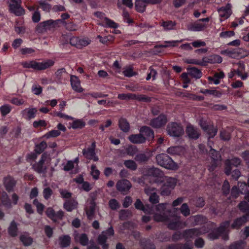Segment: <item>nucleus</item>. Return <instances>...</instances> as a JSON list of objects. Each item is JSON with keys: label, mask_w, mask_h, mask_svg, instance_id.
Segmentation results:
<instances>
[{"label": "nucleus", "mask_w": 249, "mask_h": 249, "mask_svg": "<svg viewBox=\"0 0 249 249\" xmlns=\"http://www.w3.org/2000/svg\"><path fill=\"white\" fill-rule=\"evenodd\" d=\"M168 134L173 137H179L184 133V130L180 124L171 122L168 124L166 127Z\"/></svg>", "instance_id": "5"}, {"label": "nucleus", "mask_w": 249, "mask_h": 249, "mask_svg": "<svg viewBox=\"0 0 249 249\" xmlns=\"http://www.w3.org/2000/svg\"><path fill=\"white\" fill-rule=\"evenodd\" d=\"M10 13L16 16H21L25 14V10L21 7V0H7Z\"/></svg>", "instance_id": "6"}, {"label": "nucleus", "mask_w": 249, "mask_h": 249, "mask_svg": "<svg viewBox=\"0 0 249 249\" xmlns=\"http://www.w3.org/2000/svg\"><path fill=\"white\" fill-rule=\"evenodd\" d=\"M71 84L72 89L77 92H82L83 89L80 86V82L78 77L75 75L71 76Z\"/></svg>", "instance_id": "19"}, {"label": "nucleus", "mask_w": 249, "mask_h": 249, "mask_svg": "<svg viewBox=\"0 0 249 249\" xmlns=\"http://www.w3.org/2000/svg\"><path fill=\"white\" fill-rule=\"evenodd\" d=\"M148 4L147 0H136L135 1L136 9L138 12L142 13L145 10V8Z\"/></svg>", "instance_id": "28"}, {"label": "nucleus", "mask_w": 249, "mask_h": 249, "mask_svg": "<svg viewBox=\"0 0 249 249\" xmlns=\"http://www.w3.org/2000/svg\"><path fill=\"white\" fill-rule=\"evenodd\" d=\"M126 153L131 156H133L138 152V148L136 146L130 145L125 149Z\"/></svg>", "instance_id": "46"}, {"label": "nucleus", "mask_w": 249, "mask_h": 249, "mask_svg": "<svg viewBox=\"0 0 249 249\" xmlns=\"http://www.w3.org/2000/svg\"><path fill=\"white\" fill-rule=\"evenodd\" d=\"M206 26L205 24L200 23L199 20L193 24L189 25L187 27V29L189 31L198 32L203 30Z\"/></svg>", "instance_id": "24"}, {"label": "nucleus", "mask_w": 249, "mask_h": 249, "mask_svg": "<svg viewBox=\"0 0 249 249\" xmlns=\"http://www.w3.org/2000/svg\"><path fill=\"white\" fill-rule=\"evenodd\" d=\"M173 189L163 184L160 188V195L162 196H168Z\"/></svg>", "instance_id": "47"}, {"label": "nucleus", "mask_w": 249, "mask_h": 249, "mask_svg": "<svg viewBox=\"0 0 249 249\" xmlns=\"http://www.w3.org/2000/svg\"><path fill=\"white\" fill-rule=\"evenodd\" d=\"M20 240L25 246H30L33 243V238L27 232H24L20 236Z\"/></svg>", "instance_id": "30"}, {"label": "nucleus", "mask_w": 249, "mask_h": 249, "mask_svg": "<svg viewBox=\"0 0 249 249\" xmlns=\"http://www.w3.org/2000/svg\"><path fill=\"white\" fill-rule=\"evenodd\" d=\"M53 195V190L50 187H46L43 189V195L46 200L49 199Z\"/></svg>", "instance_id": "57"}, {"label": "nucleus", "mask_w": 249, "mask_h": 249, "mask_svg": "<svg viewBox=\"0 0 249 249\" xmlns=\"http://www.w3.org/2000/svg\"><path fill=\"white\" fill-rule=\"evenodd\" d=\"M85 126V123L82 120L77 119L74 121L71 124L73 129H81Z\"/></svg>", "instance_id": "38"}, {"label": "nucleus", "mask_w": 249, "mask_h": 249, "mask_svg": "<svg viewBox=\"0 0 249 249\" xmlns=\"http://www.w3.org/2000/svg\"><path fill=\"white\" fill-rule=\"evenodd\" d=\"M152 152H141L136 155L135 160L139 163H145L151 158Z\"/></svg>", "instance_id": "14"}, {"label": "nucleus", "mask_w": 249, "mask_h": 249, "mask_svg": "<svg viewBox=\"0 0 249 249\" xmlns=\"http://www.w3.org/2000/svg\"><path fill=\"white\" fill-rule=\"evenodd\" d=\"M38 3L40 8L44 11L47 12H49L51 9V5L48 3H46L43 0L38 1Z\"/></svg>", "instance_id": "54"}, {"label": "nucleus", "mask_w": 249, "mask_h": 249, "mask_svg": "<svg viewBox=\"0 0 249 249\" xmlns=\"http://www.w3.org/2000/svg\"><path fill=\"white\" fill-rule=\"evenodd\" d=\"M78 239L79 242L81 245L83 246L88 245L89 242V238L86 234L82 233L78 237Z\"/></svg>", "instance_id": "49"}, {"label": "nucleus", "mask_w": 249, "mask_h": 249, "mask_svg": "<svg viewBox=\"0 0 249 249\" xmlns=\"http://www.w3.org/2000/svg\"><path fill=\"white\" fill-rule=\"evenodd\" d=\"M60 132L58 130H52L49 132L47 133L44 137L47 139H49L51 137H56L60 135Z\"/></svg>", "instance_id": "56"}, {"label": "nucleus", "mask_w": 249, "mask_h": 249, "mask_svg": "<svg viewBox=\"0 0 249 249\" xmlns=\"http://www.w3.org/2000/svg\"><path fill=\"white\" fill-rule=\"evenodd\" d=\"M124 166L127 168L135 171L137 169V165L135 161L133 160H126L124 161Z\"/></svg>", "instance_id": "42"}, {"label": "nucleus", "mask_w": 249, "mask_h": 249, "mask_svg": "<svg viewBox=\"0 0 249 249\" xmlns=\"http://www.w3.org/2000/svg\"><path fill=\"white\" fill-rule=\"evenodd\" d=\"M218 13L219 16L224 19L228 18L231 15L230 10L224 7L219 9Z\"/></svg>", "instance_id": "41"}, {"label": "nucleus", "mask_w": 249, "mask_h": 249, "mask_svg": "<svg viewBox=\"0 0 249 249\" xmlns=\"http://www.w3.org/2000/svg\"><path fill=\"white\" fill-rule=\"evenodd\" d=\"M248 219V215H243L242 217L236 219L232 224L231 227L232 229H239L247 221Z\"/></svg>", "instance_id": "23"}, {"label": "nucleus", "mask_w": 249, "mask_h": 249, "mask_svg": "<svg viewBox=\"0 0 249 249\" xmlns=\"http://www.w3.org/2000/svg\"><path fill=\"white\" fill-rule=\"evenodd\" d=\"M240 163L241 160L238 158H233L231 160H227L225 162V174L228 176L230 175L232 169L231 166L237 167L239 165Z\"/></svg>", "instance_id": "11"}, {"label": "nucleus", "mask_w": 249, "mask_h": 249, "mask_svg": "<svg viewBox=\"0 0 249 249\" xmlns=\"http://www.w3.org/2000/svg\"><path fill=\"white\" fill-rule=\"evenodd\" d=\"M230 221H226L221 223L220 226L217 228L215 231L212 232L208 234V237L210 239L214 240L217 239L221 234H223L222 238L224 240L229 239L227 233L229 232Z\"/></svg>", "instance_id": "3"}, {"label": "nucleus", "mask_w": 249, "mask_h": 249, "mask_svg": "<svg viewBox=\"0 0 249 249\" xmlns=\"http://www.w3.org/2000/svg\"><path fill=\"white\" fill-rule=\"evenodd\" d=\"M141 133L145 136L149 140H152L154 138V133L152 129L147 126H142L140 130Z\"/></svg>", "instance_id": "20"}, {"label": "nucleus", "mask_w": 249, "mask_h": 249, "mask_svg": "<svg viewBox=\"0 0 249 249\" xmlns=\"http://www.w3.org/2000/svg\"><path fill=\"white\" fill-rule=\"evenodd\" d=\"M178 41H165V44H160L159 45L155 46V49H159L161 48H167L170 46L174 47L176 46V43L178 42Z\"/></svg>", "instance_id": "53"}, {"label": "nucleus", "mask_w": 249, "mask_h": 249, "mask_svg": "<svg viewBox=\"0 0 249 249\" xmlns=\"http://www.w3.org/2000/svg\"><path fill=\"white\" fill-rule=\"evenodd\" d=\"M154 219L157 222H166L169 221V216L165 213L157 212L154 215Z\"/></svg>", "instance_id": "27"}, {"label": "nucleus", "mask_w": 249, "mask_h": 249, "mask_svg": "<svg viewBox=\"0 0 249 249\" xmlns=\"http://www.w3.org/2000/svg\"><path fill=\"white\" fill-rule=\"evenodd\" d=\"M181 213L185 216H187L190 214V209L186 203H183L180 208Z\"/></svg>", "instance_id": "55"}, {"label": "nucleus", "mask_w": 249, "mask_h": 249, "mask_svg": "<svg viewBox=\"0 0 249 249\" xmlns=\"http://www.w3.org/2000/svg\"><path fill=\"white\" fill-rule=\"evenodd\" d=\"M100 171L97 169L95 164H92L91 166V175L94 179H98L99 178Z\"/></svg>", "instance_id": "52"}, {"label": "nucleus", "mask_w": 249, "mask_h": 249, "mask_svg": "<svg viewBox=\"0 0 249 249\" xmlns=\"http://www.w3.org/2000/svg\"><path fill=\"white\" fill-rule=\"evenodd\" d=\"M246 246V243L245 241L240 240L231 244L229 249H244Z\"/></svg>", "instance_id": "34"}, {"label": "nucleus", "mask_w": 249, "mask_h": 249, "mask_svg": "<svg viewBox=\"0 0 249 249\" xmlns=\"http://www.w3.org/2000/svg\"><path fill=\"white\" fill-rule=\"evenodd\" d=\"M131 216V213L128 210H122L119 213V218L125 220Z\"/></svg>", "instance_id": "43"}, {"label": "nucleus", "mask_w": 249, "mask_h": 249, "mask_svg": "<svg viewBox=\"0 0 249 249\" xmlns=\"http://www.w3.org/2000/svg\"><path fill=\"white\" fill-rule=\"evenodd\" d=\"M33 125L35 128L45 127L47 125V123L45 120H39L34 121L33 123Z\"/></svg>", "instance_id": "63"}, {"label": "nucleus", "mask_w": 249, "mask_h": 249, "mask_svg": "<svg viewBox=\"0 0 249 249\" xmlns=\"http://www.w3.org/2000/svg\"><path fill=\"white\" fill-rule=\"evenodd\" d=\"M11 107L8 105H4L0 107L1 114L2 116H5L11 111Z\"/></svg>", "instance_id": "60"}, {"label": "nucleus", "mask_w": 249, "mask_h": 249, "mask_svg": "<svg viewBox=\"0 0 249 249\" xmlns=\"http://www.w3.org/2000/svg\"><path fill=\"white\" fill-rule=\"evenodd\" d=\"M176 183L177 181L175 178H166V181L163 184L173 190L176 185Z\"/></svg>", "instance_id": "45"}, {"label": "nucleus", "mask_w": 249, "mask_h": 249, "mask_svg": "<svg viewBox=\"0 0 249 249\" xmlns=\"http://www.w3.org/2000/svg\"><path fill=\"white\" fill-rule=\"evenodd\" d=\"M118 125L120 129L124 132H127L130 129L129 124L125 118H120L119 120Z\"/></svg>", "instance_id": "26"}, {"label": "nucleus", "mask_w": 249, "mask_h": 249, "mask_svg": "<svg viewBox=\"0 0 249 249\" xmlns=\"http://www.w3.org/2000/svg\"><path fill=\"white\" fill-rule=\"evenodd\" d=\"M148 174L149 176L155 177H160L162 176V172L158 168L151 167L148 169Z\"/></svg>", "instance_id": "35"}, {"label": "nucleus", "mask_w": 249, "mask_h": 249, "mask_svg": "<svg viewBox=\"0 0 249 249\" xmlns=\"http://www.w3.org/2000/svg\"><path fill=\"white\" fill-rule=\"evenodd\" d=\"M238 207L239 209L243 212H246L249 210V204L244 201L241 202L239 204Z\"/></svg>", "instance_id": "64"}, {"label": "nucleus", "mask_w": 249, "mask_h": 249, "mask_svg": "<svg viewBox=\"0 0 249 249\" xmlns=\"http://www.w3.org/2000/svg\"><path fill=\"white\" fill-rule=\"evenodd\" d=\"M149 200L152 204H157L159 202V196L156 193H152L150 195Z\"/></svg>", "instance_id": "59"}, {"label": "nucleus", "mask_w": 249, "mask_h": 249, "mask_svg": "<svg viewBox=\"0 0 249 249\" xmlns=\"http://www.w3.org/2000/svg\"><path fill=\"white\" fill-rule=\"evenodd\" d=\"M131 187V182L125 179L119 180L116 184V189L123 195H126Z\"/></svg>", "instance_id": "7"}, {"label": "nucleus", "mask_w": 249, "mask_h": 249, "mask_svg": "<svg viewBox=\"0 0 249 249\" xmlns=\"http://www.w3.org/2000/svg\"><path fill=\"white\" fill-rule=\"evenodd\" d=\"M200 92L204 94L212 95L215 97L219 98L222 93L221 91L215 89H201Z\"/></svg>", "instance_id": "33"}, {"label": "nucleus", "mask_w": 249, "mask_h": 249, "mask_svg": "<svg viewBox=\"0 0 249 249\" xmlns=\"http://www.w3.org/2000/svg\"><path fill=\"white\" fill-rule=\"evenodd\" d=\"M1 203L4 206L10 208L11 207V203L7 194L5 192H3L1 196Z\"/></svg>", "instance_id": "36"}, {"label": "nucleus", "mask_w": 249, "mask_h": 249, "mask_svg": "<svg viewBox=\"0 0 249 249\" xmlns=\"http://www.w3.org/2000/svg\"><path fill=\"white\" fill-rule=\"evenodd\" d=\"M54 62L51 59H48L42 62L36 61H25L22 63V65L24 68H32L36 71H41L53 66Z\"/></svg>", "instance_id": "1"}, {"label": "nucleus", "mask_w": 249, "mask_h": 249, "mask_svg": "<svg viewBox=\"0 0 249 249\" xmlns=\"http://www.w3.org/2000/svg\"><path fill=\"white\" fill-rule=\"evenodd\" d=\"M135 207L138 210H141L146 213H151L152 212V206L149 205H143L140 199H137L134 204Z\"/></svg>", "instance_id": "17"}, {"label": "nucleus", "mask_w": 249, "mask_h": 249, "mask_svg": "<svg viewBox=\"0 0 249 249\" xmlns=\"http://www.w3.org/2000/svg\"><path fill=\"white\" fill-rule=\"evenodd\" d=\"M77 205L76 201L73 199H70L66 201L63 204L64 208L68 212H71L75 209Z\"/></svg>", "instance_id": "29"}, {"label": "nucleus", "mask_w": 249, "mask_h": 249, "mask_svg": "<svg viewBox=\"0 0 249 249\" xmlns=\"http://www.w3.org/2000/svg\"><path fill=\"white\" fill-rule=\"evenodd\" d=\"M71 237L68 235H63L59 237V245L62 248H66L70 246Z\"/></svg>", "instance_id": "31"}, {"label": "nucleus", "mask_w": 249, "mask_h": 249, "mask_svg": "<svg viewBox=\"0 0 249 249\" xmlns=\"http://www.w3.org/2000/svg\"><path fill=\"white\" fill-rule=\"evenodd\" d=\"M220 137L223 141H229L231 139L230 132L226 130H221L220 132Z\"/></svg>", "instance_id": "51"}, {"label": "nucleus", "mask_w": 249, "mask_h": 249, "mask_svg": "<svg viewBox=\"0 0 249 249\" xmlns=\"http://www.w3.org/2000/svg\"><path fill=\"white\" fill-rule=\"evenodd\" d=\"M16 184V180L10 176H7L3 178V184L6 190L10 192L13 191Z\"/></svg>", "instance_id": "13"}, {"label": "nucleus", "mask_w": 249, "mask_h": 249, "mask_svg": "<svg viewBox=\"0 0 249 249\" xmlns=\"http://www.w3.org/2000/svg\"><path fill=\"white\" fill-rule=\"evenodd\" d=\"M176 23L175 21L171 20L167 21H163L161 23V26L163 27L164 29L166 30H170L174 29V27L176 26Z\"/></svg>", "instance_id": "39"}, {"label": "nucleus", "mask_w": 249, "mask_h": 249, "mask_svg": "<svg viewBox=\"0 0 249 249\" xmlns=\"http://www.w3.org/2000/svg\"><path fill=\"white\" fill-rule=\"evenodd\" d=\"M215 63V61L213 60V56L209 57H205L202 58V60H199V65L202 66H206L208 63Z\"/></svg>", "instance_id": "44"}, {"label": "nucleus", "mask_w": 249, "mask_h": 249, "mask_svg": "<svg viewBox=\"0 0 249 249\" xmlns=\"http://www.w3.org/2000/svg\"><path fill=\"white\" fill-rule=\"evenodd\" d=\"M137 101L139 102H142L145 103H149L151 101V98L147 96L144 94H138Z\"/></svg>", "instance_id": "58"}, {"label": "nucleus", "mask_w": 249, "mask_h": 249, "mask_svg": "<svg viewBox=\"0 0 249 249\" xmlns=\"http://www.w3.org/2000/svg\"><path fill=\"white\" fill-rule=\"evenodd\" d=\"M210 150L209 152L210 156L213 161H217L220 160L221 156L218 151L213 149L211 145H210Z\"/></svg>", "instance_id": "40"}, {"label": "nucleus", "mask_w": 249, "mask_h": 249, "mask_svg": "<svg viewBox=\"0 0 249 249\" xmlns=\"http://www.w3.org/2000/svg\"><path fill=\"white\" fill-rule=\"evenodd\" d=\"M214 76L215 79L214 81V84L218 85L220 83V79H222L224 77L225 74L223 71H220L219 72H216L214 74Z\"/></svg>", "instance_id": "62"}, {"label": "nucleus", "mask_w": 249, "mask_h": 249, "mask_svg": "<svg viewBox=\"0 0 249 249\" xmlns=\"http://www.w3.org/2000/svg\"><path fill=\"white\" fill-rule=\"evenodd\" d=\"M18 224L13 220L11 222L8 228V234L10 236L14 237L18 235Z\"/></svg>", "instance_id": "25"}, {"label": "nucleus", "mask_w": 249, "mask_h": 249, "mask_svg": "<svg viewBox=\"0 0 249 249\" xmlns=\"http://www.w3.org/2000/svg\"><path fill=\"white\" fill-rule=\"evenodd\" d=\"M47 143L44 141H42L39 144H37L36 145L35 151L37 154H41L47 147Z\"/></svg>", "instance_id": "37"}, {"label": "nucleus", "mask_w": 249, "mask_h": 249, "mask_svg": "<svg viewBox=\"0 0 249 249\" xmlns=\"http://www.w3.org/2000/svg\"><path fill=\"white\" fill-rule=\"evenodd\" d=\"M209 228L207 226L204 225L199 228H193L185 230L183 233V237L186 240L194 238L201 234L208 232Z\"/></svg>", "instance_id": "4"}, {"label": "nucleus", "mask_w": 249, "mask_h": 249, "mask_svg": "<svg viewBox=\"0 0 249 249\" xmlns=\"http://www.w3.org/2000/svg\"><path fill=\"white\" fill-rule=\"evenodd\" d=\"M156 160L157 164L166 169L170 170H176L178 165L172 159L166 154H160L156 156Z\"/></svg>", "instance_id": "2"}, {"label": "nucleus", "mask_w": 249, "mask_h": 249, "mask_svg": "<svg viewBox=\"0 0 249 249\" xmlns=\"http://www.w3.org/2000/svg\"><path fill=\"white\" fill-rule=\"evenodd\" d=\"M37 110L35 108H27L21 111L22 117L24 119L30 120L36 117Z\"/></svg>", "instance_id": "18"}, {"label": "nucleus", "mask_w": 249, "mask_h": 249, "mask_svg": "<svg viewBox=\"0 0 249 249\" xmlns=\"http://www.w3.org/2000/svg\"><path fill=\"white\" fill-rule=\"evenodd\" d=\"M167 122L166 115L160 114L157 118L151 120L149 125L155 128H160L164 126Z\"/></svg>", "instance_id": "8"}, {"label": "nucleus", "mask_w": 249, "mask_h": 249, "mask_svg": "<svg viewBox=\"0 0 249 249\" xmlns=\"http://www.w3.org/2000/svg\"><path fill=\"white\" fill-rule=\"evenodd\" d=\"M206 131L209 136V138H213L217 132V129L216 127H214L213 126L210 125L208 129L206 130Z\"/></svg>", "instance_id": "50"}, {"label": "nucleus", "mask_w": 249, "mask_h": 249, "mask_svg": "<svg viewBox=\"0 0 249 249\" xmlns=\"http://www.w3.org/2000/svg\"><path fill=\"white\" fill-rule=\"evenodd\" d=\"M53 29L52 23V19L47 20L38 24L36 28V30L38 33H43L47 30Z\"/></svg>", "instance_id": "12"}, {"label": "nucleus", "mask_w": 249, "mask_h": 249, "mask_svg": "<svg viewBox=\"0 0 249 249\" xmlns=\"http://www.w3.org/2000/svg\"><path fill=\"white\" fill-rule=\"evenodd\" d=\"M96 203L89 202V206L85 208L87 217L91 220L94 217Z\"/></svg>", "instance_id": "21"}, {"label": "nucleus", "mask_w": 249, "mask_h": 249, "mask_svg": "<svg viewBox=\"0 0 249 249\" xmlns=\"http://www.w3.org/2000/svg\"><path fill=\"white\" fill-rule=\"evenodd\" d=\"M167 222L168 223V228L173 230L178 229L181 225L179 218L177 216H169V221Z\"/></svg>", "instance_id": "15"}, {"label": "nucleus", "mask_w": 249, "mask_h": 249, "mask_svg": "<svg viewBox=\"0 0 249 249\" xmlns=\"http://www.w3.org/2000/svg\"><path fill=\"white\" fill-rule=\"evenodd\" d=\"M47 153H44L42 154L41 157L38 162L36 163L33 166L35 171L38 173H44L46 172L47 168L44 166V163L48 157Z\"/></svg>", "instance_id": "9"}, {"label": "nucleus", "mask_w": 249, "mask_h": 249, "mask_svg": "<svg viewBox=\"0 0 249 249\" xmlns=\"http://www.w3.org/2000/svg\"><path fill=\"white\" fill-rule=\"evenodd\" d=\"M128 140L133 143L141 144L143 143L146 141V138L141 133L130 135Z\"/></svg>", "instance_id": "16"}, {"label": "nucleus", "mask_w": 249, "mask_h": 249, "mask_svg": "<svg viewBox=\"0 0 249 249\" xmlns=\"http://www.w3.org/2000/svg\"><path fill=\"white\" fill-rule=\"evenodd\" d=\"M186 132L188 137L191 139H197L200 135L197 129L192 125H189L187 127Z\"/></svg>", "instance_id": "22"}, {"label": "nucleus", "mask_w": 249, "mask_h": 249, "mask_svg": "<svg viewBox=\"0 0 249 249\" xmlns=\"http://www.w3.org/2000/svg\"><path fill=\"white\" fill-rule=\"evenodd\" d=\"M108 205L111 210H115L119 207L118 202L115 199H111L108 202Z\"/></svg>", "instance_id": "61"}, {"label": "nucleus", "mask_w": 249, "mask_h": 249, "mask_svg": "<svg viewBox=\"0 0 249 249\" xmlns=\"http://www.w3.org/2000/svg\"><path fill=\"white\" fill-rule=\"evenodd\" d=\"M95 142H93L90 147L83 149L82 153L84 156L87 159L93 160L95 161H98V158L95 152Z\"/></svg>", "instance_id": "10"}, {"label": "nucleus", "mask_w": 249, "mask_h": 249, "mask_svg": "<svg viewBox=\"0 0 249 249\" xmlns=\"http://www.w3.org/2000/svg\"><path fill=\"white\" fill-rule=\"evenodd\" d=\"M141 245L144 249H156L155 245L148 240H142Z\"/></svg>", "instance_id": "48"}, {"label": "nucleus", "mask_w": 249, "mask_h": 249, "mask_svg": "<svg viewBox=\"0 0 249 249\" xmlns=\"http://www.w3.org/2000/svg\"><path fill=\"white\" fill-rule=\"evenodd\" d=\"M188 71L189 74L196 79L200 78L202 75L201 71L195 67L188 68Z\"/></svg>", "instance_id": "32"}]
</instances>
